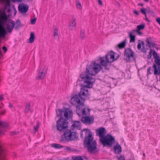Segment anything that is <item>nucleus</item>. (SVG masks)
I'll return each instance as SVG.
<instances>
[{
    "mask_svg": "<svg viewBox=\"0 0 160 160\" xmlns=\"http://www.w3.org/2000/svg\"><path fill=\"white\" fill-rule=\"evenodd\" d=\"M76 3L77 8L79 9H82V6L80 2L79 1H77Z\"/></svg>",
    "mask_w": 160,
    "mask_h": 160,
    "instance_id": "c85d7f7f",
    "label": "nucleus"
},
{
    "mask_svg": "<svg viewBox=\"0 0 160 160\" xmlns=\"http://www.w3.org/2000/svg\"><path fill=\"white\" fill-rule=\"evenodd\" d=\"M134 31H136L137 32V33L139 35H141L142 34V33L139 31H138V30H134Z\"/></svg>",
    "mask_w": 160,
    "mask_h": 160,
    "instance_id": "c03bdc74",
    "label": "nucleus"
},
{
    "mask_svg": "<svg viewBox=\"0 0 160 160\" xmlns=\"http://www.w3.org/2000/svg\"><path fill=\"white\" fill-rule=\"evenodd\" d=\"M52 146L56 148H62V146L60 144H57V143H53L52 145Z\"/></svg>",
    "mask_w": 160,
    "mask_h": 160,
    "instance_id": "a878e982",
    "label": "nucleus"
},
{
    "mask_svg": "<svg viewBox=\"0 0 160 160\" xmlns=\"http://www.w3.org/2000/svg\"><path fill=\"white\" fill-rule=\"evenodd\" d=\"M68 122L62 118H60L57 122L56 127L58 130L64 132L68 128Z\"/></svg>",
    "mask_w": 160,
    "mask_h": 160,
    "instance_id": "1a4fd4ad",
    "label": "nucleus"
},
{
    "mask_svg": "<svg viewBox=\"0 0 160 160\" xmlns=\"http://www.w3.org/2000/svg\"><path fill=\"white\" fill-rule=\"evenodd\" d=\"M39 126V122H37L36 126L34 127L33 131L34 133H35L38 130Z\"/></svg>",
    "mask_w": 160,
    "mask_h": 160,
    "instance_id": "b1692460",
    "label": "nucleus"
},
{
    "mask_svg": "<svg viewBox=\"0 0 160 160\" xmlns=\"http://www.w3.org/2000/svg\"><path fill=\"white\" fill-rule=\"evenodd\" d=\"M80 35L81 38L83 39L84 37V32L82 30H81V31Z\"/></svg>",
    "mask_w": 160,
    "mask_h": 160,
    "instance_id": "e433bc0d",
    "label": "nucleus"
},
{
    "mask_svg": "<svg viewBox=\"0 0 160 160\" xmlns=\"http://www.w3.org/2000/svg\"><path fill=\"white\" fill-rule=\"evenodd\" d=\"M118 159V160H125L124 157L122 156H121Z\"/></svg>",
    "mask_w": 160,
    "mask_h": 160,
    "instance_id": "a19ab883",
    "label": "nucleus"
},
{
    "mask_svg": "<svg viewBox=\"0 0 160 160\" xmlns=\"http://www.w3.org/2000/svg\"><path fill=\"white\" fill-rule=\"evenodd\" d=\"M90 110L87 108L77 110V114L79 117H82L81 121L86 125H90L94 122V117L90 115Z\"/></svg>",
    "mask_w": 160,
    "mask_h": 160,
    "instance_id": "7ed1b4c3",
    "label": "nucleus"
},
{
    "mask_svg": "<svg viewBox=\"0 0 160 160\" xmlns=\"http://www.w3.org/2000/svg\"><path fill=\"white\" fill-rule=\"evenodd\" d=\"M145 26L144 24H141L139 25H138L137 27V30H138V31H140L141 30H142L144 29L145 28Z\"/></svg>",
    "mask_w": 160,
    "mask_h": 160,
    "instance_id": "bb28decb",
    "label": "nucleus"
},
{
    "mask_svg": "<svg viewBox=\"0 0 160 160\" xmlns=\"http://www.w3.org/2000/svg\"><path fill=\"white\" fill-rule=\"evenodd\" d=\"M145 19H146V20H147L148 21V22H150V21L147 18V15H146H146H145Z\"/></svg>",
    "mask_w": 160,
    "mask_h": 160,
    "instance_id": "09e8293b",
    "label": "nucleus"
},
{
    "mask_svg": "<svg viewBox=\"0 0 160 160\" xmlns=\"http://www.w3.org/2000/svg\"><path fill=\"white\" fill-rule=\"evenodd\" d=\"M148 72L150 74L153 72L154 75H159L160 74V66L154 63L152 67H149Z\"/></svg>",
    "mask_w": 160,
    "mask_h": 160,
    "instance_id": "9b49d317",
    "label": "nucleus"
},
{
    "mask_svg": "<svg viewBox=\"0 0 160 160\" xmlns=\"http://www.w3.org/2000/svg\"><path fill=\"white\" fill-rule=\"evenodd\" d=\"M6 23L7 29L8 30V32L10 33L12 32L15 26L14 22L12 19H9Z\"/></svg>",
    "mask_w": 160,
    "mask_h": 160,
    "instance_id": "ddd939ff",
    "label": "nucleus"
},
{
    "mask_svg": "<svg viewBox=\"0 0 160 160\" xmlns=\"http://www.w3.org/2000/svg\"><path fill=\"white\" fill-rule=\"evenodd\" d=\"M156 21L160 25V18H158L156 19Z\"/></svg>",
    "mask_w": 160,
    "mask_h": 160,
    "instance_id": "49530a36",
    "label": "nucleus"
},
{
    "mask_svg": "<svg viewBox=\"0 0 160 160\" xmlns=\"http://www.w3.org/2000/svg\"><path fill=\"white\" fill-rule=\"evenodd\" d=\"M145 43L143 41H141L138 43V45L137 48L139 50H141L142 52H146V49L144 47Z\"/></svg>",
    "mask_w": 160,
    "mask_h": 160,
    "instance_id": "dca6fc26",
    "label": "nucleus"
},
{
    "mask_svg": "<svg viewBox=\"0 0 160 160\" xmlns=\"http://www.w3.org/2000/svg\"><path fill=\"white\" fill-rule=\"evenodd\" d=\"M96 132L97 136L99 137L100 141L105 136L107 132L106 130L103 127L98 128L96 130Z\"/></svg>",
    "mask_w": 160,
    "mask_h": 160,
    "instance_id": "f8f14e48",
    "label": "nucleus"
},
{
    "mask_svg": "<svg viewBox=\"0 0 160 160\" xmlns=\"http://www.w3.org/2000/svg\"><path fill=\"white\" fill-rule=\"evenodd\" d=\"M35 38V35L33 32H31L30 34V38L29 40L30 43H32L33 42Z\"/></svg>",
    "mask_w": 160,
    "mask_h": 160,
    "instance_id": "4be33fe9",
    "label": "nucleus"
},
{
    "mask_svg": "<svg viewBox=\"0 0 160 160\" xmlns=\"http://www.w3.org/2000/svg\"><path fill=\"white\" fill-rule=\"evenodd\" d=\"M18 10L21 13H26L28 10V5H19L18 7Z\"/></svg>",
    "mask_w": 160,
    "mask_h": 160,
    "instance_id": "4468645a",
    "label": "nucleus"
},
{
    "mask_svg": "<svg viewBox=\"0 0 160 160\" xmlns=\"http://www.w3.org/2000/svg\"><path fill=\"white\" fill-rule=\"evenodd\" d=\"M76 19L73 18L70 22L69 26V28L71 30H73L76 28Z\"/></svg>",
    "mask_w": 160,
    "mask_h": 160,
    "instance_id": "f3484780",
    "label": "nucleus"
},
{
    "mask_svg": "<svg viewBox=\"0 0 160 160\" xmlns=\"http://www.w3.org/2000/svg\"><path fill=\"white\" fill-rule=\"evenodd\" d=\"M0 125L2 127H6L7 126V124L4 122H0Z\"/></svg>",
    "mask_w": 160,
    "mask_h": 160,
    "instance_id": "4c0bfd02",
    "label": "nucleus"
},
{
    "mask_svg": "<svg viewBox=\"0 0 160 160\" xmlns=\"http://www.w3.org/2000/svg\"><path fill=\"white\" fill-rule=\"evenodd\" d=\"M53 36L56 38H58V31L56 28L54 29V31Z\"/></svg>",
    "mask_w": 160,
    "mask_h": 160,
    "instance_id": "c756f323",
    "label": "nucleus"
},
{
    "mask_svg": "<svg viewBox=\"0 0 160 160\" xmlns=\"http://www.w3.org/2000/svg\"><path fill=\"white\" fill-rule=\"evenodd\" d=\"M140 11L143 14H144L145 15H146V10L144 9H141L140 10Z\"/></svg>",
    "mask_w": 160,
    "mask_h": 160,
    "instance_id": "ea45409f",
    "label": "nucleus"
},
{
    "mask_svg": "<svg viewBox=\"0 0 160 160\" xmlns=\"http://www.w3.org/2000/svg\"><path fill=\"white\" fill-rule=\"evenodd\" d=\"M2 49L5 52H6L7 51V49L6 47H5V46L3 47L2 48Z\"/></svg>",
    "mask_w": 160,
    "mask_h": 160,
    "instance_id": "37998d69",
    "label": "nucleus"
},
{
    "mask_svg": "<svg viewBox=\"0 0 160 160\" xmlns=\"http://www.w3.org/2000/svg\"><path fill=\"white\" fill-rule=\"evenodd\" d=\"M8 18L7 17V15L6 14H4L2 15L1 17V20L3 22H5L7 20Z\"/></svg>",
    "mask_w": 160,
    "mask_h": 160,
    "instance_id": "cd10ccee",
    "label": "nucleus"
},
{
    "mask_svg": "<svg viewBox=\"0 0 160 160\" xmlns=\"http://www.w3.org/2000/svg\"><path fill=\"white\" fill-rule=\"evenodd\" d=\"M152 52H153L152 55L153 58L156 59V58L158 57V55L157 52L154 50H152Z\"/></svg>",
    "mask_w": 160,
    "mask_h": 160,
    "instance_id": "473e14b6",
    "label": "nucleus"
},
{
    "mask_svg": "<svg viewBox=\"0 0 160 160\" xmlns=\"http://www.w3.org/2000/svg\"><path fill=\"white\" fill-rule=\"evenodd\" d=\"M115 141L114 138L111 135L107 134L100 141L104 146L108 145L111 147L112 146Z\"/></svg>",
    "mask_w": 160,
    "mask_h": 160,
    "instance_id": "9d476101",
    "label": "nucleus"
},
{
    "mask_svg": "<svg viewBox=\"0 0 160 160\" xmlns=\"http://www.w3.org/2000/svg\"><path fill=\"white\" fill-rule=\"evenodd\" d=\"M152 49L150 50V52H149V54L148 55L147 57L148 59H150L152 57Z\"/></svg>",
    "mask_w": 160,
    "mask_h": 160,
    "instance_id": "c9c22d12",
    "label": "nucleus"
},
{
    "mask_svg": "<svg viewBox=\"0 0 160 160\" xmlns=\"http://www.w3.org/2000/svg\"><path fill=\"white\" fill-rule=\"evenodd\" d=\"M74 160H83V159L81 157H76L74 159Z\"/></svg>",
    "mask_w": 160,
    "mask_h": 160,
    "instance_id": "58836bf2",
    "label": "nucleus"
},
{
    "mask_svg": "<svg viewBox=\"0 0 160 160\" xmlns=\"http://www.w3.org/2000/svg\"><path fill=\"white\" fill-rule=\"evenodd\" d=\"M129 37L130 38V42H134L135 41V36L132 34V32H131L129 33Z\"/></svg>",
    "mask_w": 160,
    "mask_h": 160,
    "instance_id": "412c9836",
    "label": "nucleus"
},
{
    "mask_svg": "<svg viewBox=\"0 0 160 160\" xmlns=\"http://www.w3.org/2000/svg\"><path fill=\"white\" fill-rule=\"evenodd\" d=\"M9 107L10 108H12V105H11V104H9Z\"/></svg>",
    "mask_w": 160,
    "mask_h": 160,
    "instance_id": "8fccbe9b",
    "label": "nucleus"
},
{
    "mask_svg": "<svg viewBox=\"0 0 160 160\" xmlns=\"http://www.w3.org/2000/svg\"><path fill=\"white\" fill-rule=\"evenodd\" d=\"M63 135L65 138H62L61 141L65 140L67 142L73 141L77 140L78 138V134L73 129H67L64 132Z\"/></svg>",
    "mask_w": 160,
    "mask_h": 160,
    "instance_id": "39448f33",
    "label": "nucleus"
},
{
    "mask_svg": "<svg viewBox=\"0 0 160 160\" xmlns=\"http://www.w3.org/2000/svg\"><path fill=\"white\" fill-rule=\"evenodd\" d=\"M46 72V71L44 70H39L38 75L36 78V79L42 80L45 77Z\"/></svg>",
    "mask_w": 160,
    "mask_h": 160,
    "instance_id": "2eb2a0df",
    "label": "nucleus"
},
{
    "mask_svg": "<svg viewBox=\"0 0 160 160\" xmlns=\"http://www.w3.org/2000/svg\"><path fill=\"white\" fill-rule=\"evenodd\" d=\"M146 42L147 43V45H148L150 48L151 47V45H152L153 44H154L152 42V38L150 37L147 38L146 40Z\"/></svg>",
    "mask_w": 160,
    "mask_h": 160,
    "instance_id": "aec40b11",
    "label": "nucleus"
},
{
    "mask_svg": "<svg viewBox=\"0 0 160 160\" xmlns=\"http://www.w3.org/2000/svg\"><path fill=\"white\" fill-rule=\"evenodd\" d=\"M126 39L125 40L123 41L121 43H119L118 44V46L120 48H123L125 47V44H126Z\"/></svg>",
    "mask_w": 160,
    "mask_h": 160,
    "instance_id": "5701e85b",
    "label": "nucleus"
},
{
    "mask_svg": "<svg viewBox=\"0 0 160 160\" xmlns=\"http://www.w3.org/2000/svg\"><path fill=\"white\" fill-rule=\"evenodd\" d=\"M18 132H11V135H16L18 134Z\"/></svg>",
    "mask_w": 160,
    "mask_h": 160,
    "instance_id": "a18cd8bd",
    "label": "nucleus"
},
{
    "mask_svg": "<svg viewBox=\"0 0 160 160\" xmlns=\"http://www.w3.org/2000/svg\"><path fill=\"white\" fill-rule=\"evenodd\" d=\"M30 103H27L25 107L24 111L26 113L28 112L29 110H30Z\"/></svg>",
    "mask_w": 160,
    "mask_h": 160,
    "instance_id": "393cba45",
    "label": "nucleus"
},
{
    "mask_svg": "<svg viewBox=\"0 0 160 160\" xmlns=\"http://www.w3.org/2000/svg\"><path fill=\"white\" fill-rule=\"evenodd\" d=\"M100 69V67L99 65L92 63L90 65H87L86 71L80 75L81 80L83 81L85 85L81 88L78 95L84 101L85 98L90 95L87 88H92L93 83L95 81V79L92 78V76L96 75L99 72Z\"/></svg>",
    "mask_w": 160,
    "mask_h": 160,
    "instance_id": "f257e3e1",
    "label": "nucleus"
},
{
    "mask_svg": "<svg viewBox=\"0 0 160 160\" xmlns=\"http://www.w3.org/2000/svg\"><path fill=\"white\" fill-rule=\"evenodd\" d=\"M154 62L156 63L155 64L160 66V58L158 57L154 60Z\"/></svg>",
    "mask_w": 160,
    "mask_h": 160,
    "instance_id": "7c9ffc66",
    "label": "nucleus"
},
{
    "mask_svg": "<svg viewBox=\"0 0 160 160\" xmlns=\"http://www.w3.org/2000/svg\"><path fill=\"white\" fill-rule=\"evenodd\" d=\"M81 123L79 121H75L72 125V127L74 128L78 129H80Z\"/></svg>",
    "mask_w": 160,
    "mask_h": 160,
    "instance_id": "6ab92c4d",
    "label": "nucleus"
},
{
    "mask_svg": "<svg viewBox=\"0 0 160 160\" xmlns=\"http://www.w3.org/2000/svg\"><path fill=\"white\" fill-rule=\"evenodd\" d=\"M10 9H8V12H10Z\"/></svg>",
    "mask_w": 160,
    "mask_h": 160,
    "instance_id": "864d4df0",
    "label": "nucleus"
},
{
    "mask_svg": "<svg viewBox=\"0 0 160 160\" xmlns=\"http://www.w3.org/2000/svg\"><path fill=\"white\" fill-rule=\"evenodd\" d=\"M36 18H34L33 19H32L31 20V23L32 24H34L36 21Z\"/></svg>",
    "mask_w": 160,
    "mask_h": 160,
    "instance_id": "f704fd0d",
    "label": "nucleus"
},
{
    "mask_svg": "<svg viewBox=\"0 0 160 160\" xmlns=\"http://www.w3.org/2000/svg\"><path fill=\"white\" fill-rule=\"evenodd\" d=\"M57 113L58 116L61 117L60 118H62L67 121L72 118L73 116L72 111L69 108H65L63 110L59 109Z\"/></svg>",
    "mask_w": 160,
    "mask_h": 160,
    "instance_id": "423d86ee",
    "label": "nucleus"
},
{
    "mask_svg": "<svg viewBox=\"0 0 160 160\" xmlns=\"http://www.w3.org/2000/svg\"><path fill=\"white\" fill-rule=\"evenodd\" d=\"M133 12L136 14L137 15H138L139 13L136 10L133 11Z\"/></svg>",
    "mask_w": 160,
    "mask_h": 160,
    "instance_id": "de8ad7c7",
    "label": "nucleus"
},
{
    "mask_svg": "<svg viewBox=\"0 0 160 160\" xmlns=\"http://www.w3.org/2000/svg\"><path fill=\"white\" fill-rule=\"evenodd\" d=\"M67 150H69L70 149V148L68 147H67Z\"/></svg>",
    "mask_w": 160,
    "mask_h": 160,
    "instance_id": "3c124183",
    "label": "nucleus"
},
{
    "mask_svg": "<svg viewBox=\"0 0 160 160\" xmlns=\"http://www.w3.org/2000/svg\"><path fill=\"white\" fill-rule=\"evenodd\" d=\"M115 53H114L112 51H109L108 52L106 55V61L104 57L100 58V64L96 63L95 62L92 63H92H95L96 64H98L100 66V69L99 72L101 70L102 67V66L104 67V68L106 69H107V66L109 63H111L114 61L116 60L117 58H115L114 56V54Z\"/></svg>",
    "mask_w": 160,
    "mask_h": 160,
    "instance_id": "20e7f679",
    "label": "nucleus"
},
{
    "mask_svg": "<svg viewBox=\"0 0 160 160\" xmlns=\"http://www.w3.org/2000/svg\"><path fill=\"white\" fill-rule=\"evenodd\" d=\"M70 102L73 105H75L76 107V112L78 109L81 110V109L86 108L84 106V100L81 99L78 95H76L73 96L71 99Z\"/></svg>",
    "mask_w": 160,
    "mask_h": 160,
    "instance_id": "0eeeda50",
    "label": "nucleus"
},
{
    "mask_svg": "<svg viewBox=\"0 0 160 160\" xmlns=\"http://www.w3.org/2000/svg\"><path fill=\"white\" fill-rule=\"evenodd\" d=\"M124 59L127 62H129L135 60V54L130 48H127L125 49L124 54Z\"/></svg>",
    "mask_w": 160,
    "mask_h": 160,
    "instance_id": "6e6552de",
    "label": "nucleus"
},
{
    "mask_svg": "<svg viewBox=\"0 0 160 160\" xmlns=\"http://www.w3.org/2000/svg\"><path fill=\"white\" fill-rule=\"evenodd\" d=\"M159 75H160L159 80L160 81V74Z\"/></svg>",
    "mask_w": 160,
    "mask_h": 160,
    "instance_id": "13d9d810",
    "label": "nucleus"
},
{
    "mask_svg": "<svg viewBox=\"0 0 160 160\" xmlns=\"http://www.w3.org/2000/svg\"><path fill=\"white\" fill-rule=\"evenodd\" d=\"M98 2L99 4L101 5L102 6V1L101 0H98Z\"/></svg>",
    "mask_w": 160,
    "mask_h": 160,
    "instance_id": "79ce46f5",
    "label": "nucleus"
},
{
    "mask_svg": "<svg viewBox=\"0 0 160 160\" xmlns=\"http://www.w3.org/2000/svg\"><path fill=\"white\" fill-rule=\"evenodd\" d=\"M143 155L144 157L145 156V154L144 153H143Z\"/></svg>",
    "mask_w": 160,
    "mask_h": 160,
    "instance_id": "6e6d98bb",
    "label": "nucleus"
},
{
    "mask_svg": "<svg viewBox=\"0 0 160 160\" xmlns=\"http://www.w3.org/2000/svg\"><path fill=\"white\" fill-rule=\"evenodd\" d=\"M2 132V131H1L0 130V134Z\"/></svg>",
    "mask_w": 160,
    "mask_h": 160,
    "instance_id": "4d7b16f0",
    "label": "nucleus"
},
{
    "mask_svg": "<svg viewBox=\"0 0 160 160\" xmlns=\"http://www.w3.org/2000/svg\"><path fill=\"white\" fill-rule=\"evenodd\" d=\"M114 149L115 153L117 154H119L122 150L121 147L118 143L114 146Z\"/></svg>",
    "mask_w": 160,
    "mask_h": 160,
    "instance_id": "a211bd4d",
    "label": "nucleus"
},
{
    "mask_svg": "<svg viewBox=\"0 0 160 160\" xmlns=\"http://www.w3.org/2000/svg\"><path fill=\"white\" fill-rule=\"evenodd\" d=\"M143 0L144 1H145L146 2H148V1H149V0Z\"/></svg>",
    "mask_w": 160,
    "mask_h": 160,
    "instance_id": "603ef678",
    "label": "nucleus"
},
{
    "mask_svg": "<svg viewBox=\"0 0 160 160\" xmlns=\"http://www.w3.org/2000/svg\"><path fill=\"white\" fill-rule=\"evenodd\" d=\"M81 137L85 138L84 144L88 149V151L91 154L96 153L98 151L97 148V143L93 139L91 132L89 129H83L80 132Z\"/></svg>",
    "mask_w": 160,
    "mask_h": 160,
    "instance_id": "f03ea898",
    "label": "nucleus"
},
{
    "mask_svg": "<svg viewBox=\"0 0 160 160\" xmlns=\"http://www.w3.org/2000/svg\"><path fill=\"white\" fill-rule=\"evenodd\" d=\"M147 12L150 15H153L154 12L150 8L147 10Z\"/></svg>",
    "mask_w": 160,
    "mask_h": 160,
    "instance_id": "72a5a7b5",
    "label": "nucleus"
},
{
    "mask_svg": "<svg viewBox=\"0 0 160 160\" xmlns=\"http://www.w3.org/2000/svg\"><path fill=\"white\" fill-rule=\"evenodd\" d=\"M20 22L18 21L17 20L16 23V25H15V28L16 29H18L20 27Z\"/></svg>",
    "mask_w": 160,
    "mask_h": 160,
    "instance_id": "2f4dec72",
    "label": "nucleus"
},
{
    "mask_svg": "<svg viewBox=\"0 0 160 160\" xmlns=\"http://www.w3.org/2000/svg\"><path fill=\"white\" fill-rule=\"evenodd\" d=\"M139 4L142 6L143 5V4Z\"/></svg>",
    "mask_w": 160,
    "mask_h": 160,
    "instance_id": "5fc2aeb1",
    "label": "nucleus"
}]
</instances>
